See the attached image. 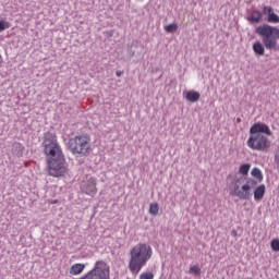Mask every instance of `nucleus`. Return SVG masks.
Returning a JSON list of instances; mask_svg holds the SVG:
<instances>
[{
	"mask_svg": "<svg viewBox=\"0 0 279 279\" xmlns=\"http://www.w3.org/2000/svg\"><path fill=\"white\" fill-rule=\"evenodd\" d=\"M44 153L48 159V173L52 178H64L66 173V159L62 147L58 144V136L54 133L46 132L43 142Z\"/></svg>",
	"mask_w": 279,
	"mask_h": 279,
	"instance_id": "1",
	"label": "nucleus"
},
{
	"mask_svg": "<svg viewBox=\"0 0 279 279\" xmlns=\"http://www.w3.org/2000/svg\"><path fill=\"white\" fill-rule=\"evenodd\" d=\"M255 34L262 38L260 41L253 44L255 56H265V49L268 51H279V27L269 24H262L255 28Z\"/></svg>",
	"mask_w": 279,
	"mask_h": 279,
	"instance_id": "2",
	"label": "nucleus"
},
{
	"mask_svg": "<svg viewBox=\"0 0 279 279\" xmlns=\"http://www.w3.org/2000/svg\"><path fill=\"white\" fill-rule=\"evenodd\" d=\"M272 132L269 125L256 122L250 129V136L246 141L247 147L253 151H267L271 147V142L267 136H271ZM266 135V136H265Z\"/></svg>",
	"mask_w": 279,
	"mask_h": 279,
	"instance_id": "3",
	"label": "nucleus"
},
{
	"mask_svg": "<svg viewBox=\"0 0 279 279\" xmlns=\"http://www.w3.org/2000/svg\"><path fill=\"white\" fill-rule=\"evenodd\" d=\"M151 246L145 243H140L131 250V257L128 268L133 276H138L141 269L147 265L149 258H151Z\"/></svg>",
	"mask_w": 279,
	"mask_h": 279,
	"instance_id": "4",
	"label": "nucleus"
},
{
	"mask_svg": "<svg viewBox=\"0 0 279 279\" xmlns=\"http://www.w3.org/2000/svg\"><path fill=\"white\" fill-rule=\"evenodd\" d=\"M68 149L73 156H88L90 154V135L82 134L69 137Z\"/></svg>",
	"mask_w": 279,
	"mask_h": 279,
	"instance_id": "5",
	"label": "nucleus"
},
{
	"mask_svg": "<svg viewBox=\"0 0 279 279\" xmlns=\"http://www.w3.org/2000/svg\"><path fill=\"white\" fill-rule=\"evenodd\" d=\"M258 181L255 179H245L243 177L235 180L233 190L230 195L239 197V199H250L252 197V189H256Z\"/></svg>",
	"mask_w": 279,
	"mask_h": 279,
	"instance_id": "6",
	"label": "nucleus"
},
{
	"mask_svg": "<svg viewBox=\"0 0 279 279\" xmlns=\"http://www.w3.org/2000/svg\"><path fill=\"white\" fill-rule=\"evenodd\" d=\"M80 279H110V266L104 260H97L93 269Z\"/></svg>",
	"mask_w": 279,
	"mask_h": 279,
	"instance_id": "7",
	"label": "nucleus"
},
{
	"mask_svg": "<svg viewBox=\"0 0 279 279\" xmlns=\"http://www.w3.org/2000/svg\"><path fill=\"white\" fill-rule=\"evenodd\" d=\"M82 191L86 195H90V197H95L97 195V179L89 178L83 185Z\"/></svg>",
	"mask_w": 279,
	"mask_h": 279,
	"instance_id": "8",
	"label": "nucleus"
},
{
	"mask_svg": "<svg viewBox=\"0 0 279 279\" xmlns=\"http://www.w3.org/2000/svg\"><path fill=\"white\" fill-rule=\"evenodd\" d=\"M263 14L267 16V21L272 24L279 23V15L274 12V7H264Z\"/></svg>",
	"mask_w": 279,
	"mask_h": 279,
	"instance_id": "9",
	"label": "nucleus"
},
{
	"mask_svg": "<svg viewBox=\"0 0 279 279\" xmlns=\"http://www.w3.org/2000/svg\"><path fill=\"white\" fill-rule=\"evenodd\" d=\"M263 12L254 10L250 15L246 16V21L251 23V25H256L263 21Z\"/></svg>",
	"mask_w": 279,
	"mask_h": 279,
	"instance_id": "10",
	"label": "nucleus"
},
{
	"mask_svg": "<svg viewBox=\"0 0 279 279\" xmlns=\"http://www.w3.org/2000/svg\"><path fill=\"white\" fill-rule=\"evenodd\" d=\"M265 184H260L257 187H255L254 190V199L255 202H260V199H263V197H265Z\"/></svg>",
	"mask_w": 279,
	"mask_h": 279,
	"instance_id": "11",
	"label": "nucleus"
},
{
	"mask_svg": "<svg viewBox=\"0 0 279 279\" xmlns=\"http://www.w3.org/2000/svg\"><path fill=\"white\" fill-rule=\"evenodd\" d=\"M23 151H25V146H23V144L19 142L12 144V154H14V156L21 158L23 156Z\"/></svg>",
	"mask_w": 279,
	"mask_h": 279,
	"instance_id": "12",
	"label": "nucleus"
},
{
	"mask_svg": "<svg viewBox=\"0 0 279 279\" xmlns=\"http://www.w3.org/2000/svg\"><path fill=\"white\" fill-rule=\"evenodd\" d=\"M201 97H202V95L199 94V92L190 90L186 93L185 99L187 101H191V104H196V101H199Z\"/></svg>",
	"mask_w": 279,
	"mask_h": 279,
	"instance_id": "13",
	"label": "nucleus"
},
{
	"mask_svg": "<svg viewBox=\"0 0 279 279\" xmlns=\"http://www.w3.org/2000/svg\"><path fill=\"white\" fill-rule=\"evenodd\" d=\"M84 269H86V265L74 264L70 268V274H71V276H80V274H82V271H84Z\"/></svg>",
	"mask_w": 279,
	"mask_h": 279,
	"instance_id": "14",
	"label": "nucleus"
},
{
	"mask_svg": "<svg viewBox=\"0 0 279 279\" xmlns=\"http://www.w3.org/2000/svg\"><path fill=\"white\" fill-rule=\"evenodd\" d=\"M251 175L253 178H255L256 180H258L259 182H263V171H260L258 168H253L252 171H251Z\"/></svg>",
	"mask_w": 279,
	"mask_h": 279,
	"instance_id": "15",
	"label": "nucleus"
},
{
	"mask_svg": "<svg viewBox=\"0 0 279 279\" xmlns=\"http://www.w3.org/2000/svg\"><path fill=\"white\" fill-rule=\"evenodd\" d=\"M159 210L160 206L158 205V203H151L149 205V215H153V217H157Z\"/></svg>",
	"mask_w": 279,
	"mask_h": 279,
	"instance_id": "16",
	"label": "nucleus"
},
{
	"mask_svg": "<svg viewBox=\"0 0 279 279\" xmlns=\"http://www.w3.org/2000/svg\"><path fill=\"white\" fill-rule=\"evenodd\" d=\"M251 168H252V165L243 163L240 166V173H242V175H247L250 173Z\"/></svg>",
	"mask_w": 279,
	"mask_h": 279,
	"instance_id": "17",
	"label": "nucleus"
},
{
	"mask_svg": "<svg viewBox=\"0 0 279 279\" xmlns=\"http://www.w3.org/2000/svg\"><path fill=\"white\" fill-rule=\"evenodd\" d=\"M165 31L168 32V34H173L178 32V25L175 23L169 24L165 26Z\"/></svg>",
	"mask_w": 279,
	"mask_h": 279,
	"instance_id": "18",
	"label": "nucleus"
},
{
	"mask_svg": "<svg viewBox=\"0 0 279 279\" xmlns=\"http://www.w3.org/2000/svg\"><path fill=\"white\" fill-rule=\"evenodd\" d=\"M5 29H10V22L0 20V34L1 32H5Z\"/></svg>",
	"mask_w": 279,
	"mask_h": 279,
	"instance_id": "19",
	"label": "nucleus"
},
{
	"mask_svg": "<svg viewBox=\"0 0 279 279\" xmlns=\"http://www.w3.org/2000/svg\"><path fill=\"white\" fill-rule=\"evenodd\" d=\"M270 247H271L272 252H279V240L278 239H274L270 242Z\"/></svg>",
	"mask_w": 279,
	"mask_h": 279,
	"instance_id": "20",
	"label": "nucleus"
},
{
	"mask_svg": "<svg viewBox=\"0 0 279 279\" xmlns=\"http://www.w3.org/2000/svg\"><path fill=\"white\" fill-rule=\"evenodd\" d=\"M190 274H194V276H201L202 269L198 268L197 266H192L190 268Z\"/></svg>",
	"mask_w": 279,
	"mask_h": 279,
	"instance_id": "21",
	"label": "nucleus"
},
{
	"mask_svg": "<svg viewBox=\"0 0 279 279\" xmlns=\"http://www.w3.org/2000/svg\"><path fill=\"white\" fill-rule=\"evenodd\" d=\"M140 279H154V272H142Z\"/></svg>",
	"mask_w": 279,
	"mask_h": 279,
	"instance_id": "22",
	"label": "nucleus"
},
{
	"mask_svg": "<svg viewBox=\"0 0 279 279\" xmlns=\"http://www.w3.org/2000/svg\"><path fill=\"white\" fill-rule=\"evenodd\" d=\"M135 53H136V50H134L132 46H128V53H126L128 58H134Z\"/></svg>",
	"mask_w": 279,
	"mask_h": 279,
	"instance_id": "23",
	"label": "nucleus"
},
{
	"mask_svg": "<svg viewBox=\"0 0 279 279\" xmlns=\"http://www.w3.org/2000/svg\"><path fill=\"white\" fill-rule=\"evenodd\" d=\"M275 163L277 165V169L279 170V147L275 150Z\"/></svg>",
	"mask_w": 279,
	"mask_h": 279,
	"instance_id": "24",
	"label": "nucleus"
},
{
	"mask_svg": "<svg viewBox=\"0 0 279 279\" xmlns=\"http://www.w3.org/2000/svg\"><path fill=\"white\" fill-rule=\"evenodd\" d=\"M116 75H117V77H121V75H123V71L118 70V71L116 72Z\"/></svg>",
	"mask_w": 279,
	"mask_h": 279,
	"instance_id": "25",
	"label": "nucleus"
},
{
	"mask_svg": "<svg viewBox=\"0 0 279 279\" xmlns=\"http://www.w3.org/2000/svg\"><path fill=\"white\" fill-rule=\"evenodd\" d=\"M1 64H3V58L0 54V66H1Z\"/></svg>",
	"mask_w": 279,
	"mask_h": 279,
	"instance_id": "26",
	"label": "nucleus"
},
{
	"mask_svg": "<svg viewBox=\"0 0 279 279\" xmlns=\"http://www.w3.org/2000/svg\"><path fill=\"white\" fill-rule=\"evenodd\" d=\"M232 235L236 236V231L235 230L232 231Z\"/></svg>",
	"mask_w": 279,
	"mask_h": 279,
	"instance_id": "27",
	"label": "nucleus"
}]
</instances>
